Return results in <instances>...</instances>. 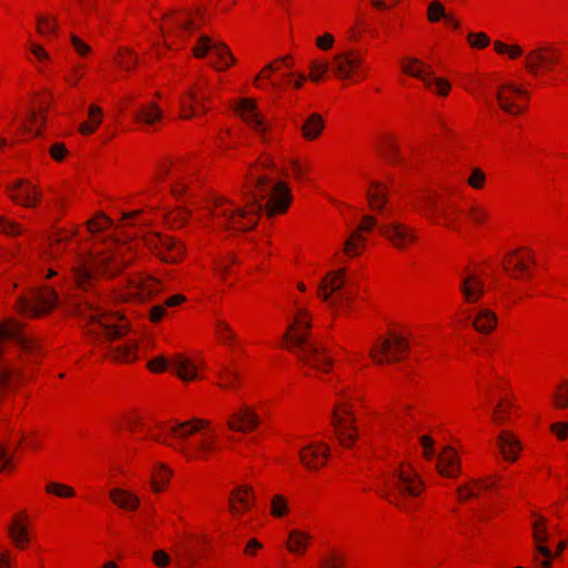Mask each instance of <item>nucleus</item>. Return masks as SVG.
Here are the masks:
<instances>
[{
	"mask_svg": "<svg viewBox=\"0 0 568 568\" xmlns=\"http://www.w3.org/2000/svg\"><path fill=\"white\" fill-rule=\"evenodd\" d=\"M427 19L435 23L442 19H450V16L446 13L444 4L439 0H432L427 7Z\"/></svg>",
	"mask_w": 568,
	"mask_h": 568,
	"instance_id": "41",
	"label": "nucleus"
},
{
	"mask_svg": "<svg viewBox=\"0 0 568 568\" xmlns=\"http://www.w3.org/2000/svg\"><path fill=\"white\" fill-rule=\"evenodd\" d=\"M72 312L84 318L90 325L89 333L105 343V356L118 362H132L136 358L138 343L128 339L123 345L114 346L113 341L123 337L130 329L123 317L101 311L94 296H87L72 303Z\"/></svg>",
	"mask_w": 568,
	"mask_h": 568,
	"instance_id": "2",
	"label": "nucleus"
},
{
	"mask_svg": "<svg viewBox=\"0 0 568 568\" xmlns=\"http://www.w3.org/2000/svg\"><path fill=\"white\" fill-rule=\"evenodd\" d=\"M377 220L372 215L363 216L362 223L357 227V230L353 231L349 237L345 241L344 251L349 256H357L361 254L364 248L365 237L362 235V232H369L373 227L377 226L379 229Z\"/></svg>",
	"mask_w": 568,
	"mask_h": 568,
	"instance_id": "20",
	"label": "nucleus"
},
{
	"mask_svg": "<svg viewBox=\"0 0 568 568\" xmlns=\"http://www.w3.org/2000/svg\"><path fill=\"white\" fill-rule=\"evenodd\" d=\"M153 561L160 568L166 567L170 562V557L164 550H155L153 554Z\"/></svg>",
	"mask_w": 568,
	"mask_h": 568,
	"instance_id": "63",
	"label": "nucleus"
},
{
	"mask_svg": "<svg viewBox=\"0 0 568 568\" xmlns=\"http://www.w3.org/2000/svg\"><path fill=\"white\" fill-rule=\"evenodd\" d=\"M207 420L200 418H192L185 422H178L172 426L159 425L161 429L168 433L173 439V443L168 442L166 437L154 436V440L166 444L170 447L175 448L178 452L185 455L187 458H193L197 453H204L212 448L213 437L203 435V439L194 444L192 447L186 446L189 437L201 428L207 426Z\"/></svg>",
	"mask_w": 568,
	"mask_h": 568,
	"instance_id": "4",
	"label": "nucleus"
},
{
	"mask_svg": "<svg viewBox=\"0 0 568 568\" xmlns=\"http://www.w3.org/2000/svg\"><path fill=\"white\" fill-rule=\"evenodd\" d=\"M329 448L323 444H311L300 450V459L305 468L316 470L325 464Z\"/></svg>",
	"mask_w": 568,
	"mask_h": 568,
	"instance_id": "22",
	"label": "nucleus"
},
{
	"mask_svg": "<svg viewBox=\"0 0 568 568\" xmlns=\"http://www.w3.org/2000/svg\"><path fill=\"white\" fill-rule=\"evenodd\" d=\"M332 424L339 444L344 447H351L357 439V435L355 416L348 404L335 405L332 412Z\"/></svg>",
	"mask_w": 568,
	"mask_h": 568,
	"instance_id": "9",
	"label": "nucleus"
},
{
	"mask_svg": "<svg viewBox=\"0 0 568 568\" xmlns=\"http://www.w3.org/2000/svg\"><path fill=\"white\" fill-rule=\"evenodd\" d=\"M403 70L407 74L420 79L427 88L432 89L433 87H436V92L438 94L447 95L450 90V84L447 80L435 78L430 68L424 65L416 58L409 59V65H405Z\"/></svg>",
	"mask_w": 568,
	"mask_h": 568,
	"instance_id": "15",
	"label": "nucleus"
},
{
	"mask_svg": "<svg viewBox=\"0 0 568 568\" xmlns=\"http://www.w3.org/2000/svg\"><path fill=\"white\" fill-rule=\"evenodd\" d=\"M310 69L311 80L318 81L327 72L328 64L326 62L313 61L311 62Z\"/></svg>",
	"mask_w": 568,
	"mask_h": 568,
	"instance_id": "52",
	"label": "nucleus"
},
{
	"mask_svg": "<svg viewBox=\"0 0 568 568\" xmlns=\"http://www.w3.org/2000/svg\"><path fill=\"white\" fill-rule=\"evenodd\" d=\"M45 491L54 497H74L75 490L67 485L59 483H50L45 487Z\"/></svg>",
	"mask_w": 568,
	"mask_h": 568,
	"instance_id": "43",
	"label": "nucleus"
},
{
	"mask_svg": "<svg viewBox=\"0 0 568 568\" xmlns=\"http://www.w3.org/2000/svg\"><path fill=\"white\" fill-rule=\"evenodd\" d=\"M120 247L114 255H104L99 257H79L75 265L72 266L74 283L79 288L87 290L92 287L100 273H114L129 261L122 253Z\"/></svg>",
	"mask_w": 568,
	"mask_h": 568,
	"instance_id": "5",
	"label": "nucleus"
},
{
	"mask_svg": "<svg viewBox=\"0 0 568 568\" xmlns=\"http://www.w3.org/2000/svg\"><path fill=\"white\" fill-rule=\"evenodd\" d=\"M111 224V220L104 215H101L99 220H92L88 222V229L90 232H100Z\"/></svg>",
	"mask_w": 568,
	"mask_h": 568,
	"instance_id": "57",
	"label": "nucleus"
},
{
	"mask_svg": "<svg viewBox=\"0 0 568 568\" xmlns=\"http://www.w3.org/2000/svg\"><path fill=\"white\" fill-rule=\"evenodd\" d=\"M67 148L64 144H61V143H57V144H53L50 149V154L51 156L57 160V161H61L63 160V158L67 154Z\"/></svg>",
	"mask_w": 568,
	"mask_h": 568,
	"instance_id": "64",
	"label": "nucleus"
},
{
	"mask_svg": "<svg viewBox=\"0 0 568 568\" xmlns=\"http://www.w3.org/2000/svg\"><path fill=\"white\" fill-rule=\"evenodd\" d=\"M10 196L17 203L26 206H32L39 200L38 193L32 190V185L23 181L16 183L10 191Z\"/></svg>",
	"mask_w": 568,
	"mask_h": 568,
	"instance_id": "30",
	"label": "nucleus"
},
{
	"mask_svg": "<svg viewBox=\"0 0 568 568\" xmlns=\"http://www.w3.org/2000/svg\"><path fill=\"white\" fill-rule=\"evenodd\" d=\"M260 423L258 416L247 406L242 407L229 418V428L235 432L248 433Z\"/></svg>",
	"mask_w": 568,
	"mask_h": 568,
	"instance_id": "24",
	"label": "nucleus"
},
{
	"mask_svg": "<svg viewBox=\"0 0 568 568\" xmlns=\"http://www.w3.org/2000/svg\"><path fill=\"white\" fill-rule=\"evenodd\" d=\"M288 511L285 499H272L271 513L273 516L281 517Z\"/></svg>",
	"mask_w": 568,
	"mask_h": 568,
	"instance_id": "56",
	"label": "nucleus"
},
{
	"mask_svg": "<svg viewBox=\"0 0 568 568\" xmlns=\"http://www.w3.org/2000/svg\"><path fill=\"white\" fill-rule=\"evenodd\" d=\"M216 334H217L219 338L224 343L235 341V335L231 331V327L229 326L227 323H225L223 321H217Z\"/></svg>",
	"mask_w": 568,
	"mask_h": 568,
	"instance_id": "50",
	"label": "nucleus"
},
{
	"mask_svg": "<svg viewBox=\"0 0 568 568\" xmlns=\"http://www.w3.org/2000/svg\"><path fill=\"white\" fill-rule=\"evenodd\" d=\"M379 233L387 239L396 248H404L407 244L414 243L417 235L414 229L398 222H390L379 225Z\"/></svg>",
	"mask_w": 568,
	"mask_h": 568,
	"instance_id": "16",
	"label": "nucleus"
},
{
	"mask_svg": "<svg viewBox=\"0 0 568 568\" xmlns=\"http://www.w3.org/2000/svg\"><path fill=\"white\" fill-rule=\"evenodd\" d=\"M555 406L557 408L568 407V382H565L558 386V389L552 395Z\"/></svg>",
	"mask_w": 568,
	"mask_h": 568,
	"instance_id": "46",
	"label": "nucleus"
},
{
	"mask_svg": "<svg viewBox=\"0 0 568 568\" xmlns=\"http://www.w3.org/2000/svg\"><path fill=\"white\" fill-rule=\"evenodd\" d=\"M209 53H212L219 60V62L212 63L216 70H224L234 63V58L225 43L203 34L199 38L196 45L193 48V54L202 59Z\"/></svg>",
	"mask_w": 568,
	"mask_h": 568,
	"instance_id": "11",
	"label": "nucleus"
},
{
	"mask_svg": "<svg viewBox=\"0 0 568 568\" xmlns=\"http://www.w3.org/2000/svg\"><path fill=\"white\" fill-rule=\"evenodd\" d=\"M247 500L248 499H243V498L231 499V503L229 505V510L233 515H239L241 511H243V510H245V509H247L250 507Z\"/></svg>",
	"mask_w": 568,
	"mask_h": 568,
	"instance_id": "60",
	"label": "nucleus"
},
{
	"mask_svg": "<svg viewBox=\"0 0 568 568\" xmlns=\"http://www.w3.org/2000/svg\"><path fill=\"white\" fill-rule=\"evenodd\" d=\"M561 63L560 49L549 42L536 44L525 57V67L532 75L552 71Z\"/></svg>",
	"mask_w": 568,
	"mask_h": 568,
	"instance_id": "6",
	"label": "nucleus"
},
{
	"mask_svg": "<svg viewBox=\"0 0 568 568\" xmlns=\"http://www.w3.org/2000/svg\"><path fill=\"white\" fill-rule=\"evenodd\" d=\"M171 192L175 197H181L185 194L187 190V184L185 182L184 174L182 172V168L176 166L173 172L172 183L170 185Z\"/></svg>",
	"mask_w": 568,
	"mask_h": 568,
	"instance_id": "40",
	"label": "nucleus"
},
{
	"mask_svg": "<svg viewBox=\"0 0 568 568\" xmlns=\"http://www.w3.org/2000/svg\"><path fill=\"white\" fill-rule=\"evenodd\" d=\"M236 112H239L241 118L265 140L268 123L258 112L256 103L253 100L242 99L236 106Z\"/></svg>",
	"mask_w": 568,
	"mask_h": 568,
	"instance_id": "18",
	"label": "nucleus"
},
{
	"mask_svg": "<svg viewBox=\"0 0 568 568\" xmlns=\"http://www.w3.org/2000/svg\"><path fill=\"white\" fill-rule=\"evenodd\" d=\"M162 290V284L154 277L146 278L142 282L141 291L148 296H152Z\"/></svg>",
	"mask_w": 568,
	"mask_h": 568,
	"instance_id": "47",
	"label": "nucleus"
},
{
	"mask_svg": "<svg viewBox=\"0 0 568 568\" xmlns=\"http://www.w3.org/2000/svg\"><path fill=\"white\" fill-rule=\"evenodd\" d=\"M58 301L57 292L45 286L32 291L30 297H19L17 307L22 315L37 317L49 313L58 304Z\"/></svg>",
	"mask_w": 568,
	"mask_h": 568,
	"instance_id": "7",
	"label": "nucleus"
},
{
	"mask_svg": "<svg viewBox=\"0 0 568 568\" xmlns=\"http://www.w3.org/2000/svg\"><path fill=\"white\" fill-rule=\"evenodd\" d=\"M419 442L424 448V457L432 459L435 456L434 439L428 435H423L419 437Z\"/></svg>",
	"mask_w": 568,
	"mask_h": 568,
	"instance_id": "54",
	"label": "nucleus"
},
{
	"mask_svg": "<svg viewBox=\"0 0 568 568\" xmlns=\"http://www.w3.org/2000/svg\"><path fill=\"white\" fill-rule=\"evenodd\" d=\"M551 432L556 434L559 439H565L568 436V423L559 422L551 425Z\"/></svg>",
	"mask_w": 568,
	"mask_h": 568,
	"instance_id": "62",
	"label": "nucleus"
},
{
	"mask_svg": "<svg viewBox=\"0 0 568 568\" xmlns=\"http://www.w3.org/2000/svg\"><path fill=\"white\" fill-rule=\"evenodd\" d=\"M361 64L362 59L355 55L352 51H347L335 55L333 70L341 79H348L352 73L361 67Z\"/></svg>",
	"mask_w": 568,
	"mask_h": 568,
	"instance_id": "25",
	"label": "nucleus"
},
{
	"mask_svg": "<svg viewBox=\"0 0 568 568\" xmlns=\"http://www.w3.org/2000/svg\"><path fill=\"white\" fill-rule=\"evenodd\" d=\"M532 530L534 540L536 542V550L538 555L544 557L542 559H539L538 557L535 558L537 566L538 568H550V559L552 557V552L547 546L544 545L549 538L546 528V518L542 516H537L532 523Z\"/></svg>",
	"mask_w": 568,
	"mask_h": 568,
	"instance_id": "17",
	"label": "nucleus"
},
{
	"mask_svg": "<svg viewBox=\"0 0 568 568\" xmlns=\"http://www.w3.org/2000/svg\"><path fill=\"white\" fill-rule=\"evenodd\" d=\"M497 323L496 315L489 310H480L474 320V327L480 333H489Z\"/></svg>",
	"mask_w": 568,
	"mask_h": 568,
	"instance_id": "36",
	"label": "nucleus"
},
{
	"mask_svg": "<svg viewBox=\"0 0 568 568\" xmlns=\"http://www.w3.org/2000/svg\"><path fill=\"white\" fill-rule=\"evenodd\" d=\"M220 376L223 379V383L221 384L222 387H231L233 382L237 379L236 372L232 371L229 367H223L220 373Z\"/></svg>",
	"mask_w": 568,
	"mask_h": 568,
	"instance_id": "59",
	"label": "nucleus"
},
{
	"mask_svg": "<svg viewBox=\"0 0 568 568\" xmlns=\"http://www.w3.org/2000/svg\"><path fill=\"white\" fill-rule=\"evenodd\" d=\"M161 118L162 111L155 103L143 105L139 111L134 113V120L138 122H143L145 124H153L156 121L161 120Z\"/></svg>",
	"mask_w": 568,
	"mask_h": 568,
	"instance_id": "37",
	"label": "nucleus"
},
{
	"mask_svg": "<svg viewBox=\"0 0 568 568\" xmlns=\"http://www.w3.org/2000/svg\"><path fill=\"white\" fill-rule=\"evenodd\" d=\"M28 516L24 513H19L13 517L8 531L16 547L23 549L29 541Z\"/></svg>",
	"mask_w": 568,
	"mask_h": 568,
	"instance_id": "27",
	"label": "nucleus"
},
{
	"mask_svg": "<svg viewBox=\"0 0 568 568\" xmlns=\"http://www.w3.org/2000/svg\"><path fill=\"white\" fill-rule=\"evenodd\" d=\"M170 364L175 369L176 375L184 382L193 381L197 376L195 365L191 359L181 354H176L171 362H169L164 356L155 357L149 362L148 366L151 371L160 373L164 372Z\"/></svg>",
	"mask_w": 568,
	"mask_h": 568,
	"instance_id": "14",
	"label": "nucleus"
},
{
	"mask_svg": "<svg viewBox=\"0 0 568 568\" xmlns=\"http://www.w3.org/2000/svg\"><path fill=\"white\" fill-rule=\"evenodd\" d=\"M0 232L9 235H16L19 234L20 227L18 224L0 216Z\"/></svg>",
	"mask_w": 568,
	"mask_h": 568,
	"instance_id": "58",
	"label": "nucleus"
},
{
	"mask_svg": "<svg viewBox=\"0 0 568 568\" xmlns=\"http://www.w3.org/2000/svg\"><path fill=\"white\" fill-rule=\"evenodd\" d=\"M468 42L473 48L483 49L489 44L490 39L484 32H478V33L469 32L468 33Z\"/></svg>",
	"mask_w": 568,
	"mask_h": 568,
	"instance_id": "48",
	"label": "nucleus"
},
{
	"mask_svg": "<svg viewBox=\"0 0 568 568\" xmlns=\"http://www.w3.org/2000/svg\"><path fill=\"white\" fill-rule=\"evenodd\" d=\"M55 20H50L48 17H37V31L42 36H48L57 31Z\"/></svg>",
	"mask_w": 568,
	"mask_h": 568,
	"instance_id": "45",
	"label": "nucleus"
},
{
	"mask_svg": "<svg viewBox=\"0 0 568 568\" xmlns=\"http://www.w3.org/2000/svg\"><path fill=\"white\" fill-rule=\"evenodd\" d=\"M70 237V235H57L54 237V240H52L49 244V250L48 252L45 253V256L48 258H54L57 256H59V254L61 253V244L63 242H65Z\"/></svg>",
	"mask_w": 568,
	"mask_h": 568,
	"instance_id": "49",
	"label": "nucleus"
},
{
	"mask_svg": "<svg viewBox=\"0 0 568 568\" xmlns=\"http://www.w3.org/2000/svg\"><path fill=\"white\" fill-rule=\"evenodd\" d=\"M145 243L162 261L166 263H178L183 257V245L170 236L155 233L148 236Z\"/></svg>",
	"mask_w": 568,
	"mask_h": 568,
	"instance_id": "13",
	"label": "nucleus"
},
{
	"mask_svg": "<svg viewBox=\"0 0 568 568\" xmlns=\"http://www.w3.org/2000/svg\"><path fill=\"white\" fill-rule=\"evenodd\" d=\"M252 179L253 186H247L244 192L251 201L248 209L236 206L225 196L214 200L211 215L219 226L246 232L256 225L258 213L273 216L288 209L291 194L285 183L273 182L266 175H252Z\"/></svg>",
	"mask_w": 568,
	"mask_h": 568,
	"instance_id": "1",
	"label": "nucleus"
},
{
	"mask_svg": "<svg viewBox=\"0 0 568 568\" xmlns=\"http://www.w3.org/2000/svg\"><path fill=\"white\" fill-rule=\"evenodd\" d=\"M469 215L475 223H483L487 219L488 213L481 207L471 206L469 209Z\"/></svg>",
	"mask_w": 568,
	"mask_h": 568,
	"instance_id": "61",
	"label": "nucleus"
},
{
	"mask_svg": "<svg viewBox=\"0 0 568 568\" xmlns=\"http://www.w3.org/2000/svg\"><path fill=\"white\" fill-rule=\"evenodd\" d=\"M310 539L311 535L307 532L294 529L288 534L286 547L293 554H303L307 548Z\"/></svg>",
	"mask_w": 568,
	"mask_h": 568,
	"instance_id": "34",
	"label": "nucleus"
},
{
	"mask_svg": "<svg viewBox=\"0 0 568 568\" xmlns=\"http://www.w3.org/2000/svg\"><path fill=\"white\" fill-rule=\"evenodd\" d=\"M345 273V268H338L326 274L318 284V296L331 306L347 304L351 298V293L343 291Z\"/></svg>",
	"mask_w": 568,
	"mask_h": 568,
	"instance_id": "8",
	"label": "nucleus"
},
{
	"mask_svg": "<svg viewBox=\"0 0 568 568\" xmlns=\"http://www.w3.org/2000/svg\"><path fill=\"white\" fill-rule=\"evenodd\" d=\"M459 290L466 302L475 303L484 294V283L480 278H478L477 275L468 274L467 276L463 277Z\"/></svg>",
	"mask_w": 568,
	"mask_h": 568,
	"instance_id": "29",
	"label": "nucleus"
},
{
	"mask_svg": "<svg viewBox=\"0 0 568 568\" xmlns=\"http://www.w3.org/2000/svg\"><path fill=\"white\" fill-rule=\"evenodd\" d=\"M311 328L308 313L305 308H298L294 324L287 327L283 336L287 348L297 355V357L310 367L327 372L332 365L331 358L326 355V349L310 341L307 331Z\"/></svg>",
	"mask_w": 568,
	"mask_h": 568,
	"instance_id": "3",
	"label": "nucleus"
},
{
	"mask_svg": "<svg viewBox=\"0 0 568 568\" xmlns=\"http://www.w3.org/2000/svg\"><path fill=\"white\" fill-rule=\"evenodd\" d=\"M193 542L205 547L209 545V539L204 535H189L186 540H181L176 544V547L180 549L178 557L190 567H195L202 558L201 550Z\"/></svg>",
	"mask_w": 568,
	"mask_h": 568,
	"instance_id": "19",
	"label": "nucleus"
},
{
	"mask_svg": "<svg viewBox=\"0 0 568 568\" xmlns=\"http://www.w3.org/2000/svg\"><path fill=\"white\" fill-rule=\"evenodd\" d=\"M89 119H90V122H82L79 126V131L84 135L92 134L95 131V129L101 124V122H102L101 108L92 104L89 108Z\"/></svg>",
	"mask_w": 568,
	"mask_h": 568,
	"instance_id": "38",
	"label": "nucleus"
},
{
	"mask_svg": "<svg viewBox=\"0 0 568 568\" xmlns=\"http://www.w3.org/2000/svg\"><path fill=\"white\" fill-rule=\"evenodd\" d=\"M395 484L400 493H407L412 497H418L426 491L425 484L419 475L410 467L402 468L396 475Z\"/></svg>",
	"mask_w": 568,
	"mask_h": 568,
	"instance_id": "21",
	"label": "nucleus"
},
{
	"mask_svg": "<svg viewBox=\"0 0 568 568\" xmlns=\"http://www.w3.org/2000/svg\"><path fill=\"white\" fill-rule=\"evenodd\" d=\"M373 190L367 191V200L372 210L383 213L387 203L386 186L379 182L372 183Z\"/></svg>",
	"mask_w": 568,
	"mask_h": 568,
	"instance_id": "32",
	"label": "nucleus"
},
{
	"mask_svg": "<svg viewBox=\"0 0 568 568\" xmlns=\"http://www.w3.org/2000/svg\"><path fill=\"white\" fill-rule=\"evenodd\" d=\"M136 62V55L129 50L121 52L118 60L119 65L126 70H130Z\"/></svg>",
	"mask_w": 568,
	"mask_h": 568,
	"instance_id": "53",
	"label": "nucleus"
},
{
	"mask_svg": "<svg viewBox=\"0 0 568 568\" xmlns=\"http://www.w3.org/2000/svg\"><path fill=\"white\" fill-rule=\"evenodd\" d=\"M70 40L79 55L84 57L91 51V48L75 34H71Z\"/></svg>",
	"mask_w": 568,
	"mask_h": 568,
	"instance_id": "55",
	"label": "nucleus"
},
{
	"mask_svg": "<svg viewBox=\"0 0 568 568\" xmlns=\"http://www.w3.org/2000/svg\"><path fill=\"white\" fill-rule=\"evenodd\" d=\"M436 469L445 477H456L460 473V463L454 448H444L443 454L437 457Z\"/></svg>",
	"mask_w": 568,
	"mask_h": 568,
	"instance_id": "26",
	"label": "nucleus"
},
{
	"mask_svg": "<svg viewBox=\"0 0 568 568\" xmlns=\"http://www.w3.org/2000/svg\"><path fill=\"white\" fill-rule=\"evenodd\" d=\"M207 99V95L202 89H199V91H195L193 89L189 90L185 97L181 99V109H182V116L184 119H189L192 115L196 114V109L202 110L205 112V108L203 102Z\"/></svg>",
	"mask_w": 568,
	"mask_h": 568,
	"instance_id": "28",
	"label": "nucleus"
},
{
	"mask_svg": "<svg viewBox=\"0 0 568 568\" xmlns=\"http://www.w3.org/2000/svg\"><path fill=\"white\" fill-rule=\"evenodd\" d=\"M497 444L507 460H516L518 453L521 449L519 440L509 432H503L498 438Z\"/></svg>",
	"mask_w": 568,
	"mask_h": 568,
	"instance_id": "31",
	"label": "nucleus"
},
{
	"mask_svg": "<svg viewBox=\"0 0 568 568\" xmlns=\"http://www.w3.org/2000/svg\"><path fill=\"white\" fill-rule=\"evenodd\" d=\"M508 91L509 93L518 97H528L527 91H525L523 88L517 87L513 83H506L499 88V90L496 92V100L498 102V105L501 110L509 114H519L524 111V108L514 103L513 98L506 93Z\"/></svg>",
	"mask_w": 568,
	"mask_h": 568,
	"instance_id": "23",
	"label": "nucleus"
},
{
	"mask_svg": "<svg viewBox=\"0 0 568 568\" xmlns=\"http://www.w3.org/2000/svg\"><path fill=\"white\" fill-rule=\"evenodd\" d=\"M419 200L433 214L442 217L448 227L457 229L454 213H458V207L449 200L445 199L442 194L430 191L422 193Z\"/></svg>",
	"mask_w": 568,
	"mask_h": 568,
	"instance_id": "12",
	"label": "nucleus"
},
{
	"mask_svg": "<svg viewBox=\"0 0 568 568\" xmlns=\"http://www.w3.org/2000/svg\"><path fill=\"white\" fill-rule=\"evenodd\" d=\"M345 562V555L337 552L336 550L329 551L321 559V565L323 568H344Z\"/></svg>",
	"mask_w": 568,
	"mask_h": 568,
	"instance_id": "42",
	"label": "nucleus"
},
{
	"mask_svg": "<svg viewBox=\"0 0 568 568\" xmlns=\"http://www.w3.org/2000/svg\"><path fill=\"white\" fill-rule=\"evenodd\" d=\"M172 475L171 469H169L164 464H159L152 474V493L160 494L165 491V487L169 483V479Z\"/></svg>",
	"mask_w": 568,
	"mask_h": 568,
	"instance_id": "33",
	"label": "nucleus"
},
{
	"mask_svg": "<svg viewBox=\"0 0 568 568\" xmlns=\"http://www.w3.org/2000/svg\"><path fill=\"white\" fill-rule=\"evenodd\" d=\"M408 351V342L400 335L392 334L381 338L371 349V357L377 364L398 362Z\"/></svg>",
	"mask_w": 568,
	"mask_h": 568,
	"instance_id": "10",
	"label": "nucleus"
},
{
	"mask_svg": "<svg viewBox=\"0 0 568 568\" xmlns=\"http://www.w3.org/2000/svg\"><path fill=\"white\" fill-rule=\"evenodd\" d=\"M474 487H476V490L473 489V487L466 485L463 489H460V493H466L465 497H476L477 494L483 491H493L496 487V479L495 478H485L483 480L474 483Z\"/></svg>",
	"mask_w": 568,
	"mask_h": 568,
	"instance_id": "39",
	"label": "nucleus"
},
{
	"mask_svg": "<svg viewBox=\"0 0 568 568\" xmlns=\"http://www.w3.org/2000/svg\"><path fill=\"white\" fill-rule=\"evenodd\" d=\"M323 129L324 121L317 113L310 115L301 128L303 136L308 140L316 139L322 133Z\"/></svg>",
	"mask_w": 568,
	"mask_h": 568,
	"instance_id": "35",
	"label": "nucleus"
},
{
	"mask_svg": "<svg viewBox=\"0 0 568 568\" xmlns=\"http://www.w3.org/2000/svg\"><path fill=\"white\" fill-rule=\"evenodd\" d=\"M485 181V173L478 168H474L471 170L470 176L467 179L468 185L476 190L481 189L484 186Z\"/></svg>",
	"mask_w": 568,
	"mask_h": 568,
	"instance_id": "51",
	"label": "nucleus"
},
{
	"mask_svg": "<svg viewBox=\"0 0 568 568\" xmlns=\"http://www.w3.org/2000/svg\"><path fill=\"white\" fill-rule=\"evenodd\" d=\"M494 48L499 54L508 53L510 59H517L523 55V49L518 44L508 45L501 41H495Z\"/></svg>",
	"mask_w": 568,
	"mask_h": 568,
	"instance_id": "44",
	"label": "nucleus"
}]
</instances>
